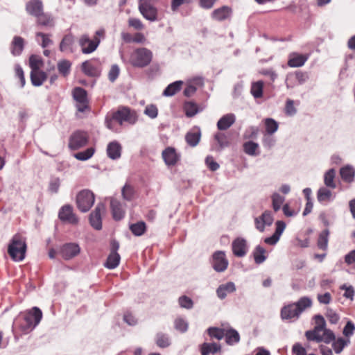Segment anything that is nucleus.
I'll list each match as a JSON object with an SVG mask.
<instances>
[{
	"label": "nucleus",
	"instance_id": "1",
	"mask_svg": "<svg viewBox=\"0 0 355 355\" xmlns=\"http://www.w3.org/2000/svg\"><path fill=\"white\" fill-rule=\"evenodd\" d=\"M315 326L313 329L306 331L305 336L309 341L316 343L324 342L329 344L335 339L334 333L326 327V322L324 317L320 314L313 316Z\"/></svg>",
	"mask_w": 355,
	"mask_h": 355
},
{
	"label": "nucleus",
	"instance_id": "2",
	"mask_svg": "<svg viewBox=\"0 0 355 355\" xmlns=\"http://www.w3.org/2000/svg\"><path fill=\"white\" fill-rule=\"evenodd\" d=\"M313 305V300L308 296L300 297L297 302L284 305L281 309L282 320L295 321L299 319L301 314Z\"/></svg>",
	"mask_w": 355,
	"mask_h": 355
},
{
	"label": "nucleus",
	"instance_id": "3",
	"mask_svg": "<svg viewBox=\"0 0 355 355\" xmlns=\"http://www.w3.org/2000/svg\"><path fill=\"white\" fill-rule=\"evenodd\" d=\"M26 238L21 233H17L11 238L8 245V253L15 261H21L26 257Z\"/></svg>",
	"mask_w": 355,
	"mask_h": 355
},
{
	"label": "nucleus",
	"instance_id": "4",
	"mask_svg": "<svg viewBox=\"0 0 355 355\" xmlns=\"http://www.w3.org/2000/svg\"><path fill=\"white\" fill-rule=\"evenodd\" d=\"M105 37V31L104 28H100L95 32L92 39H90L87 34L82 35L78 40V44L81 48L83 54H89L93 53L98 48L101 39Z\"/></svg>",
	"mask_w": 355,
	"mask_h": 355
},
{
	"label": "nucleus",
	"instance_id": "5",
	"mask_svg": "<svg viewBox=\"0 0 355 355\" xmlns=\"http://www.w3.org/2000/svg\"><path fill=\"white\" fill-rule=\"evenodd\" d=\"M153 53L149 49L141 47L135 49L130 54L129 62L135 67L144 68L152 61Z\"/></svg>",
	"mask_w": 355,
	"mask_h": 355
},
{
	"label": "nucleus",
	"instance_id": "6",
	"mask_svg": "<svg viewBox=\"0 0 355 355\" xmlns=\"http://www.w3.org/2000/svg\"><path fill=\"white\" fill-rule=\"evenodd\" d=\"M137 117L136 113L128 107H123L114 112L111 119L106 120V125L109 129H113L111 123L117 122L122 125L124 122L130 124H134L137 121Z\"/></svg>",
	"mask_w": 355,
	"mask_h": 355
},
{
	"label": "nucleus",
	"instance_id": "7",
	"mask_svg": "<svg viewBox=\"0 0 355 355\" xmlns=\"http://www.w3.org/2000/svg\"><path fill=\"white\" fill-rule=\"evenodd\" d=\"M94 201V194L88 189L80 191L76 196V205L78 209L82 212L88 211L93 206Z\"/></svg>",
	"mask_w": 355,
	"mask_h": 355
},
{
	"label": "nucleus",
	"instance_id": "8",
	"mask_svg": "<svg viewBox=\"0 0 355 355\" xmlns=\"http://www.w3.org/2000/svg\"><path fill=\"white\" fill-rule=\"evenodd\" d=\"M89 140V136L87 132L76 130L70 135L68 146L72 150H77L86 146Z\"/></svg>",
	"mask_w": 355,
	"mask_h": 355
},
{
	"label": "nucleus",
	"instance_id": "9",
	"mask_svg": "<svg viewBox=\"0 0 355 355\" xmlns=\"http://www.w3.org/2000/svg\"><path fill=\"white\" fill-rule=\"evenodd\" d=\"M309 78L306 72L297 71L287 74L285 83L287 88H293L297 85H302Z\"/></svg>",
	"mask_w": 355,
	"mask_h": 355
},
{
	"label": "nucleus",
	"instance_id": "10",
	"mask_svg": "<svg viewBox=\"0 0 355 355\" xmlns=\"http://www.w3.org/2000/svg\"><path fill=\"white\" fill-rule=\"evenodd\" d=\"M211 266L218 272L225 271L229 265L225 252L216 251L212 255Z\"/></svg>",
	"mask_w": 355,
	"mask_h": 355
},
{
	"label": "nucleus",
	"instance_id": "11",
	"mask_svg": "<svg viewBox=\"0 0 355 355\" xmlns=\"http://www.w3.org/2000/svg\"><path fill=\"white\" fill-rule=\"evenodd\" d=\"M73 96L76 101L77 110L80 112H84L89 109L87 92L81 87H76L73 90Z\"/></svg>",
	"mask_w": 355,
	"mask_h": 355
},
{
	"label": "nucleus",
	"instance_id": "12",
	"mask_svg": "<svg viewBox=\"0 0 355 355\" xmlns=\"http://www.w3.org/2000/svg\"><path fill=\"white\" fill-rule=\"evenodd\" d=\"M58 217L61 221L69 224L76 225L78 223V218L73 213L72 206L69 205H65L60 208Z\"/></svg>",
	"mask_w": 355,
	"mask_h": 355
},
{
	"label": "nucleus",
	"instance_id": "13",
	"mask_svg": "<svg viewBox=\"0 0 355 355\" xmlns=\"http://www.w3.org/2000/svg\"><path fill=\"white\" fill-rule=\"evenodd\" d=\"M80 252V248L75 243H65L61 246L59 253L65 260H69L78 255Z\"/></svg>",
	"mask_w": 355,
	"mask_h": 355
},
{
	"label": "nucleus",
	"instance_id": "14",
	"mask_svg": "<svg viewBox=\"0 0 355 355\" xmlns=\"http://www.w3.org/2000/svg\"><path fill=\"white\" fill-rule=\"evenodd\" d=\"M105 205L102 203H99L96 205L95 209L90 214V224L97 230L102 229L101 214L105 211Z\"/></svg>",
	"mask_w": 355,
	"mask_h": 355
},
{
	"label": "nucleus",
	"instance_id": "15",
	"mask_svg": "<svg viewBox=\"0 0 355 355\" xmlns=\"http://www.w3.org/2000/svg\"><path fill=\"white\" fill-rule=\"evenodd\" d=\"M214 139L215 143L211 145V150H213L220 151L230 144V137L224 132H216L214 135Z\"/></svg>",
	"mask_w": 355,
	"mask_h": 355
},
{
	"label": "nucleus",
	"instance_id": "16",
	"mask_svg": "<svg viewBox=\"0 0 355 355\" xmlns=\"http://www.w3.org/2000/svg\"><path fill=\"white\" fill-rule=\"evenodd\" d=\"M233 254L238 257H244L248 250L247 241L245 239L239 237L234 239L232 243Z\"/></svg>",
	"mask_w": 355,
	"mask_h": 355
},
{
	"label": "nucleus",
	"instance_id": "17",
	"mask_svg": "<svg viewBox=\"0 0 355 355\" xmlns=\"http://www.w3.org/2000/svg\"><path fill=\"white\" fill-rule=\"evenodd\" d=\"M162 158L167 166H175L180 159V155L173 147L166 148L162 153Z\"/></svg>",
	"mask_w": 355,
	"mask_h": 355
},
{
	"label": "nucleus",
	"instance_id": "18",
	"mask_svg": "<svg viewBox=\"0 0 355 355\" xmlns=\"http://www.w3.org/2000/svg\"><path fill=\"white\" fill-rule=\"evenodd\" d=\"M139 10L147 20L155 21L157 19V9L154 4H139Z\"/></svg>",
	"mask_w": 355,
	"mask_h": 355
},
{
	"label": "nucleus",
	"instance_id": "19",
	"mask_svg": "<svg viewBox=\"0 0 355 355\" xmlns=\"http://www.w3.org/2000/svg\"><path fill=\"white\" fill-rule=\"evenodd\" d=\"M13 326L15 329H19L23 334H27L34 329V324L29 322L28 318L24 314L19 315L14 321Z\"/></svg>",
	"mask_w": 355,
	"mask_h": 355
},
{
	"label": "nucleus",
	"instance_id": "20",
	"mask_svg": "<svg viewBox=\"0 0 355 355\" xmlns=\"http://www.w3.org/2000/svg\"><path fill=\"white\" fill-rule=\"evenodd\" d=\"M83 72L91 77L99 76L101 72L100 66L92 60H87L82 64Z\"/></svg>",
	"mask_w": 355,
	"mask_h": 355
},
{
	"label": "nucleus",
	"instance_id": "21",
	"mask_svg": "<svg viewBox=\"0 0 355 355\" xmlns=\"http://www.w3.org/2000/svg\"><path fill=\"white\" fill-rule=\"evenodd\" d=\"M309 59L308 54H301L296 52L288 55V66L290 67H300L303 66Z\"/></svg>",
	"mask_w": 355,
	"mask_h": 355
},
{
	"label": "nucleus",
	"instance_id": "22",
	"mask_svg": "<svg viewBox=\"0 0 355 355\" xmlns=\"http://www.w3.org/2000/svg\"><path fill=\"white\" fill-rule=\"evenodd\" d=\"M256 228L263 232L266 226H270L273 222V216L270 211H265L262 215L254 220Z\"/></svg>",
	"mask_w": 355,
	"mask_h": 355
},
{
	"label": "nucleus",
	"instance_id": "23",
	"mask_svg": "<svg viewBox=\"0 0 355 355\" xmlns=\"http://www.w3.org/2000/svg\"><path fill=\"white\" fill-rule=\"evenodd\" d=\"M75 46V37L72 33L65 35L60 43V50L62 52L73 53Z\"/></svg>",
	"mask_w": 355,
	"mask_h": 355
},
{
	"label": "nucleus",
	"instance_id": "24",
	"mask_svg": "<svg viewBox=\"0 0 355 355\" xmlns=\"http://www.w3.org/2000/svg\"><path fill=\"white\" fill-rule=\"evenodd\" d=\"M110 207L114 220H119L124 217L125 207L120 201L116 199L112 198L110 201Z\"/></svg>",
	"mask_w": 355,
	"mask_h": 355
},
{
	"label": "nucleus",
	"instance_id": "25",
	"mask_svg": "<svg viewBox=\"0 0 355 355\" xmlns=\"http://www.w3.org/2000/svg\"><path fill=\"white\" fill-rule=\"evenodd\" d=\"M232 13V10L230 7L227 6H223L220 8L215 9L211 12V18L216 21H223L227 19H229Z\"/></svg>",
	"mask_w": 355,
	"mask_h": 355
},
{
	"label": "nucleus",
	"instance_id": "26",
	"mask_svg": "<svg viewBox=\"0 0 355 355\" xmlns=\"http://www.w3.org/2000/svg\"><path fill=\"white\" fill-rule=\"evenodd\" d=\"M25 318H28L29 322L34 324V328L40 322L42 318V312L37 306L33 307L31 309L24 313Z\"/></svg>",
	"mask_w": 355,
	"mask_h": 355
},
{
	"label": "nucleus",
	"instance_id": "27",
	"mask_svg": "<svg viewBox=\"0 0 355 355\" xmlns=\"http://www.w3.org/2000/svg\"><path fill=\"white\" fill-rule=\"evenodd\" d=\"M236 116L234 114L223 115L217 122V128L219 130H226L235 122Z\"/></svg>",
	"mask_w": 355,
	"mask_h": 355
},
{
	"label": "nucleus",
	"instance_id": "28",
	"mask_svg": "<svg viewBox=\"0 0 355 355\" xmlns=\"http://www.w3.org/2000/svg\"><path fill=\"white\" fill-rule=\"evenodd\" d=\"M235 291V284L233 282H230L226 284L220 285L216 290V293L220 299L223 300L226 297L228 293H232Z\"/></svg>",
	"mask_w": 355,
	"mask_h": 355
},
{
	"label": "nucleus",
	"instance_id": "29",
	"mask_svg": "<svg viewBox=\"0 0 355 355\" xmlns=\"http://www.w3.org/2000/svg\"><path fill=\"white\" fill-rule=\"evenodd\" d=\"M107 154L112 159H119L121 154V146L117 141L110 142L107 147Z\"/></svg>",
	"mask_w": 355,
	"mask_h": 355
},
{
	"label": "nucleus",
	"instance_id": "30",
	"mask_svg": "<svg viewBox=\"0 0 355 355\" xmlns=\"http://www.w3.org/2000/svg\"><path fill=\"white\" fill-rule=\"evenodd\" d=\"M24 47V40L19 36H15L10 46L11 53L13 55H19Z\"/></svg>",
	"mask_w": 355,
	"mask_h": 355
},
{
	"label": "nucleus",
	"instance_id": "31",
	"mask_svg": "<svg viewBox=\"0 0 355 355\" xmlns=\"http://www.w3.org/2000/svg\"><path fill=\"white\" fill-rule=\"evenodd\" d=\"M46 74L41 70L31 71V80L34 86H40L46 79Z\"/></svg>",
	"mask_w": 355,
	"mask_h": 355
},
{
	"label": "nucleus",
	"instance_id": "32",
	"mask_svg": "<svg viewBox=\"0 0 355 355\" xmlns=\"http://www.w3.org/2000/svg\"><path fill=\"white\" fill-rule=\"evenodd\" d=\"M340 174L343 181L352 182L355 176V169L351 166H345L340 170Z\"/></svg>",
	"mask_w": 355,
	"mask_h": 355
},
{
	"label": "nucleus",
	"instance_id": "33",
	"mask_svg": "<svg viewBox=\"0 0 355 355\" xmlns=\"http://www.w3.org/2000/svg\"><path fill=\"white\" fill-rule=\"evenodd\" d=\"M27 12L35 17L40 15L42 12V3L40 1H31L26 4Z\"/></svg>",
	"mask_w": 355,
	"mask_h": 355
},
{
	"label": "nucleus",
	"instance_id": "34",
	"mask_svg": "<svg viewBox=\"0 0 355 355\" xmlns=\"http://www.w3.org/2000/svg\"><path fill=\"white\" fill-rule=\"evenodd\" d=\"M183 82L182 80L175 81L169 84L163 92L165 96H172L180 91Z\"/></svg>",
	"mask_w": 355,
	"mask_h": 355
},
{
	"label": "nucleus",
	"instance_id": "35",
	"mask_svg": "<svg viewBox=\"0 0 355 355\" xmlns=\"http://www.w3.org/2000/svg\"><path fill=\"white\" fill-rule=\"evenodd\" d=\"M220 351V345L213 343H204L200 346V352L202 355H209V354H215Z\"/></svg>",
	"mask_w": 355,
	"mask_h": 355
},
{
	"label": "nucleus",
	"instance_id": "36",
	"mask_svg": "<svg viewBox=\"0 0 355 355\" xmlns=\"http://www.w3.org/2000/svg\"><path fill=\"white\" fill-rule=\"evenodd\" d=\"M225 338L226 343L229 345L236 344L240 340L239 332L234 329H226Z\"/></svg>",
	"mask_w": 355,
	"mask_h": 355
},
{
	"label": "nucleus",
	"instance_id": "37",
	"mask_svg": "<svg viewBox=\"0 0 355 355\" xmlns=\"http://www.w3.org/2000/svg\"><path fill=\"white\" fill-rule=\"evenodd\" d=\"M200 131L199 130H192L187 133L185 139L187 143L192 147L198 145L200 139Z\"/></svg>",
	"mask_w": 355,
	"mask_h": 355
},
{
	"label": "nucleus",
	"instance_id": "38",
	"mask_svg": "<svg viewBox=\"0 0 355 355\" xmlns=\"http://www.w3.org/2000/svg\"><path fill=\"white\" fill-rule=\"evenodd\" d=\"M317 198L320 202H329L333 200L332 192L326 187H321L317 192Z\"/></svg>",
	"mask_w": 355,
	"mask_h": 355
},
{
	"label": "nucleus",
	"instance_id": "39",
	"mask_svg": "<svg viewBox=\"0 0 355 355\" xmlns=\"http://www.w3.org/2000/svg\"><path fill=\"white\" fill-rule=\"evenodd\" d=\"M120 255L116 252H111L109 254L105 266L109 269H114L116 268L120 262Z\"/></svg>",
	"mask_w": 355,
	"mask_h": 355
},
{
	"label": "nucleus",
	"instance_id": "40",
	"mask_svg": "<svg viewBox=\"0 0 355 355\" xmlns=\"http://www.w3.org/2000/svg\"><path fill=\"white\" fill-rule=\"evenodd\" d=\"M329 230L326 229L321 232L319 234L317 245L318 247L322 250H327L328 248V242H329Z\"/></svg>",
	"mask_w": 355,
	"mask_h": 355
},
{
	"label": "nucleus",
	"instance_id": "41",
	"mask_svg": "<svg viewBox=\"0 0 355 355\" xmlns=\"http://www.w3.org/2000/svg\"><path fill=\"white\" fill-rule=\"evenodd\" d=\"M95 152L96 148L94 146H91L83 151L75 153L73 157L78 160L86 161L90 159L94 155Z\"/></svg>",
	"mask_w": 355,
	"mask_h": 355
},
{
	"label": "nucleus",
	"instance_id": "42",
	"mask_svg": "<svg viewBox=\"0 0 355 355\" xmlns=\"http://www.w3.org/2000/svg\"><path fill=\"white\" fill-rule=\"evenodd\" d=\"M332 342V347L334 352L336 354H340L343 350L345 347L349 344L350 340L349 338H338L336 340L335 338Z\"/></svg>",
	"mask_w": 355,
	"mask_h": 355
},
{
	"label": "nucleus",
	"instance_id": "43",
	"mask_svg": "<svg viewBox=\"0 0 355 355\" xmlns=\"http://www.w3.org/2000/svg\"><path fill=\"white\" fill-rule=\"evenodd\" d=\"M266 132L268 135H273L279 128L278 123L272 118H266L263 120Z\"/></svg>",
	"mask_w": 355,
	"mask_h": 355
},
{
	"label": "nucleus",
	"instance_id": "44",
	"mask_svg": "<svg viewBox=\"0 0 355 355\" xmlns=\"http://www.w3.org/2000/svg\"><path fill=\"white\" fill-rule=\"evenodd\" d=\"M336 171L334 168L328 170L324 175V183L327 187L335 189L336 184L334 182Z\"/></svg>",
	"mask_w": 355,
	"mask_h": 355
},
{
	"label": "nucleus",
	"instance_id": "45",
	"mask_svg": "<svg viewBox=\"0 0 355 355\" xmlns=\"http://www.w3.org/2000/svg\"><path fill=\"white\" fill-rule=\"evenodd\" d=\"M266 250L260 246L257 245L253 251V257L254 261L257 264L262 263L267 258L266 256Z\"/></svg>",
	"mask_w": 355,
	"mask_h": 355
},
{
	"label": "nucleus",
	"instance_id": "46",
	"mask_svg": "<svg viewBox=\"0 0 355 355\" xmlns=\"http://www.w3.org/2000/svg\"><path fill=\"white\" fill-rule=\"evenodd\" d=\"M263 82L259 80L252 83L250 92L255 98H259L263 96Z\"/></svg>",
	"mask_w": 355,
	"mask_h": 355
},
{
	"label": "nucleus",
	"instance_id": "47",
	"mask_svg": "<svg viewBox=\"0 0 355 355\" xmlns=\"http://www.w3.org/2000/svg\"><path fill=\"white\" fill-rule=\"evenodd\" d=\"M130 230L132 233L137 236H139L143 235L146 230V223L143 221H139L136 223H133L130 225Z\"/></svg>",
	"mask_w": 355,
	"mask_h": 355
},
{
	"label": "nucleus",
	"instance_id": "48",
	"mask_svg": "<svg viewBox=\"0 0 355 355\" xmlns=\"http://www.w3.org/2000/svg\"><path fill=\"white\" fill-rule=\"evenodd\" d=\"M245 153L249 155H259V145L254 141H248L243 144Z\"/></svg>",
	"mask_w": 355,
	"mask_h": 355
},
{
	"label": "nucleus",
	"instance_id": "49",
	"mask_svg": "<svg viewBox=\"0 0 355 355\" xmlns=\"http://www.w3.org/2000/svg\"><path fill=\"white\" fill-rule=\"evenodd\" d=\"M121 194L124 200L130 201L135 197V191L133 187L129 184H125L122 188Z\"/></svg>",
	"mask_w": 355,
	"mask_h": 355
},
{
	"label": "nucleus",
	"instance_id": "50",
	"mask_svg": "<svg viewBox=\"0 0 355 355\" xmlns=\"http://www.w3.org/2000/svg\"><path fill=\"white\" fill-rule=\"evenodd\" d=\"M183 110L188 117L193 116L198 112L197 105L190 101L184 103Z\"/></svg>",
	"mask_w": 355,
	"mask_h": 355
},
{
	"label": "nucleus",
	"instance_id": "51",
	"mask_svg": "<svg viewBox=\"0 0 355 355\" xmlns=\"http://www.w3.org/2000/svg\"><path fill=\"white\" fill-rule=\"evenodd\" d=\"M225 330L224 329L217 327H210L207 329L208 334L210 337L221 340L225 337Z\"/></svg>",
	"mask_w": 355,
	"mask_h": 355
},
{
	"label": "nucleus",
	"instance_id": "52",
	"mask_svg": "<svg viewBox=\"0 0 355 355\" xmlns=\"http://www.w3.org/2000/svg\"><path fill=\"white\" fill-rule=\"evenodd\" d=\"M71 63L67 60H62L58 63V69L64 76H67L70 71Z\"/></svg>",
	"mask_w": 355,
	"mask_h": 355
},
{
	"label": "nucleus",
	"instance_id": "53",
	"mask_svg": "<svg viewBox=\"0 0 355 355\" xmlns=\"http://www.w3.org/2000/svg\"><path fill=\"white\" fill-rule=\"evenodd\" d=\"M156 344L159 347H166L170 345V340L166 334L158 333L156 336Z\"/></svg>",
	"mask_w": 355,
	"mask_h": 355
},
{
	"label": "nucleus",
	"instance_id": "54",
	"mask_svg": "<svg viewBox=\"0 0 355 355\" xmlns=\"http://www.w3.org/2000/svg\"><path fill=\"white\" fill-rule=\"evenodd\" d=\"M43 65L42 59L37 55H31L29 58V66L31 71L40 70Z\"/></svg>",
	"mask_w": 355,
	"mask_h": 355
},
{
	"label": "nucleus",
	"instance_id": "55",
	"mask_svg": "<svg viewBox=\"0 0 355 355\" xmlns=\"http://www.w3.org/2000/svg\"><path fill=\"white\" fill-rule=\"evenodd\" d=\"M284 200V197L280 196L279 193H275L272 196V208L275 211H277L280 209Z\"/></svg>",
	"mask_w": 355,
	"mask_h": 355
},
{
	"label": "nucleus",
	"instance_id": "56",
	"mask_svg": "<svg viewBox=\"0 0 355 355\" xmlns=\"http://www.w3.org/2000/svg\"><path fill=\"white\" fill-rule=\"evenodd\" d=\"M325 316L331 324H336L340 320L339 315L333 309L328 308Z\"/></svg>",
	"mask_w": 355,
	"mask_h": 355
},
{
	"label": "nucleus",
	"instance_id": "57",
	"mask_svg": "<svg viewBox=\"0 0 355 355\" xmlns=\"http://www.w3.org/2000/svg\"><path fill=\"white\" fill-rule=\"evenodd\" d=\"M178 302L182 308L187 309H191L193 306V302L192 300L186 295L180 297L178 299Z\"/></svg>",
	"mask_w": 355,
	"mask_h": 355
},
{
	"label": "nucleus",
	"instance_id": "58",
	"mask_svg": "<svg viewBox=\"0 0 355 355\" xmlns=\"http://www.w3.org/2000/svg\"><path fill=\"white\" fill-rule=\"evenodd\" d=\"M354 331H355V324H354V322L352 321H351V320L348 321L343 329V335L345 337H347V338H349V337L353 336V334H354Z\"/></svg>",
	"mask_w": 355,
	"mask_h": 355
},
{
	"label": "nucleus",
	"instance_id": "59",
	"mask_svg": "<svg viewBox=\"0 0 355 355\" xmlns=\"http://www.w3.org/2000/svg\"><path fill=\"white\" fill-rule=\"evenodd\" d=\"M36 37L38 41L40 37L42 39L41 46L43 48H46L53 43L52 40L50 39V35L37 33Z\"/></svg>",
	"mask_w": 355,
	"mask_h": 355
},
{
	"label": "nucleus",
	"instance_id": "60",
	"mask_svg": "<svg viewBox=\"0 0 355 355\" xmlns=\"http://www.w3.org/2000/svg\"><path fill=\"white\" fill-rule=\"evenodd\" d=\"M144 114L151 119H155L157 116L158 109L155 105H148L145 108Z\"/></svg>",
	"mask_w": 355,
	"mask_h": 355
},
{
	"label": "nucleus",
	"instance_id": "61",
	"mask_svg": "<svg viewBox=\"0 0 355 355\" xmlns=\"http://www.w3.org/2000/svg\"><path fill=\"white\" fill-rule=\"evenodd\" d=\"M120 73L119 67L117 64H112L108 73V78L111 82H114Z\"/></svg>",
	"mask_w": 355,
	"mask_h": 355
},
{
	"label": "nucleus",
	"instance_id": "62",
	"mask_svg": "<svg viewBox=\"0 0 355 355\" xmlns=\"http://www.w3.org/2000/svg\"><path fill=\"white\" fill-rule=\"evenodd\" d=\"M15 76L20 80L21 87H24L26 83L24 73L19 64H15Z\"/></svg>",
	"mask_w": 355,
	"mask_h": 355
},
{
	"label": "nucleus",
	"instance_id": "63",
	"mask_svg": "<svg viewBox=\"0 0 355 355\" xmlns=\"http://www.w3.org/2000/svg\"><path fill=\"white\" fill-rule=\"evenodd\" d=\"M175 327L181 332H185L188 329V324L184 320L178 318L175 320Z\"/></svg>",
	"mask_w": 355,
	"mask_h": 355
},
{
	"label": "nucleus",
	"instance_id": "64",
	"mask_svg": "<svg viewBox=\"0 0 355 355\" xmlns=\"http://www.w3.org/2000/svg\"><path fill=\"white\" fill-rule=\"evenodd\" d=\"M128 25L129 26L132 27L137 31H141L144 27L141 21L137 18H130L128 19Z\"/></svg>",
	"mask_w": 355,
	"mask_h": 355
}]
</instances>
